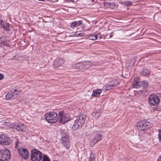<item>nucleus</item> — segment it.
I'll use <instances>...</instances> for the list:
<instances>
[{
	"label": "nucleus",
	"instance_id": "obj_40",
	"mask_svg": "<svg viewBox=\"0 0 161 161\" xmlns=\"http://www.w3.org/2000/svg\"><path fill=\"white\" fill-rule=\"evenodd\" d=\"M0 161H4L3 160L0 159Z\"/></svg>",
	"mask_w": 161,
	"mask_h": 161
},
{
	"label": "nucleus",
	"instance_id": "obj_25",
	"mask_svg": "<svg viewBox=\"0 0 161 161\" xmlns=\"http://www.w3.org/2000/svg\"><path fill=\"white\" fill-rule=\"evenodd\" d=\"M148 86V83L147 81L145 80H143L142 81V86L143 88H146Z\"/></svg>",
	"mask_w": 161,
	"mask_h": 161
},
{
	"label": "nucleus",
	"instance_id": "obj_14",
	"mask_svg": "<svg viewBox=\"0 0 161 161\" xmlns=\"http://www.w3.org/2000/svg\"><path fill=\"white\" fill-rule=\"evenodd\" d=\"M64 63V60L61 58H57L54 62L53 66L55 68H57L61 66Z\"/></svg>",
	"mask_w": 161,
	"mask_h": 161
},
{
	"label": "nucleus",
	"instance_id": "obj_13",
	"mask_svg": "<svg viewBox=\"0 0 161 161\" xmlns=\"http://www.w3.org/2000/svg\"><path fill=\"white\" fill-rule=\"evenodd\" d=\"M2 155L6 161H9L11 158V153L10 151L6 148L2 149Z\"/></svg>",
	"mask_w": 161,
	"mask_h": 161
},
{
	"label": "nucleus",
	"instance_id": "obj_37",
	"mask_svg": "<svg viewBox=\"0 0 161 161\" xmlns=\"http://www.w3.org/2000/svg\"><path fill=\"white\" fill-rule=\"evenodd\" d=\"M97 113H98V112H95V113H93L92 114V115L93 116H96V114Z\"/></svg>",
	"mask_w": 161,
	"mask_h": 161
},
{
	"label": "nucleus",
	"instance_id": "obj_1",
	"mask_svg": "<svg viewBox=\"0 0 161 161\" xmlns=\"http://www.w3.org/2000/svg\"><path fill=\"white\" fill-rule=\"evenodd\" d=\"M86 115L84 114L80 115L75 121L74 123L70 125L74 130L81 128L85 123Z\"/></svg>",
	"mask_w": 161,
	"mask_h": 161
},
{
	"label": "nucleus",
	"instance_id": "obj_30",
	"mask_svg": "<svg viewBox=\"0 0 161 161\" xmlns=\"http://www.w3.org/2000/svg\"><path fill=\"white\" fill-rule=\"evenodd\" d=\"M158 137L160 141H161V129H159L158 130Z\"/></svg>",
	"mask_w": 161,
	"mask_h": 161
},
{
	"label": "nucleus",
	"instance_id": "obj_6",
	"mask_svg": "<svg viewBox=\"0 0 161 161\" xmlns=\"http://www.w3.org/2000/svg\"><path fill=\"white\" fill-rule=\"evenodd\" d=\"M151 126L150 123L145 119L140 121L136 125L137 130L139 131L147 130Z\"/></svg>",
	"mask_w": 161,
	"mask_h": 161
},
{
	"label": "nucleus",
	"instance_id": "obj_29",
	"mask_svg": "<svg viewBox=\"0 0 161 161\" xmlns=\"http://www.w3.org/2000/svg\"><path fill=\"white\" fill-rule=\"evenodd\" d=\"M104 7L106 8H108L109 2H105L104 3Z\"/></svg>",
	"mask_w": 161,
	"mask_h": 161
},
{
	"label": "nucleus",
	"instance_id": "obj_9",
	"mask_svg": "<svg viewBox=\"0 0 161 161\" xmlns=\"http://www.w3.org/2000/svg\"><path fill=\"white\" fill-rule=\"evenodd\" d=\"M19 94V91L16 89H12L11 92H9L6 95L7 100H12L15 98Z\"/></svg>",
	"mask_w": 161,
	"mask_h": 161
},
{
	"label": "nucleus",
	"instance_id": "obj_24",
	"mask_svg": "<svg viewBox=\"0 0 161 161\" xmlns=\"http://www.w3.org/2000/svg\"><path fill=\"white\" fill-rule=\"evenodd\" d=\"M10 25L9 23H7L6 25L3 26V29L6 31H9Z\"/></svg>",
	"mask_w": 161,
	"mask_h": 161
},
{
	"label": "nucleus",
	"instance_id": "obj_43",
	"mask_svg": "<svg viewBox=\"0 0 161 161\" xmlns=\"http://www.w3.org/2000/svg\"><path fill=\"white\" fill-rule=\"evenodd\" d=\"M159 22L160 23H161V21H160Z\"/></svg>",
	"mask_w": 161,
	"mask_h": 161
},
{
	"label": "nucleus",
	"instance_id": "obj_44",
	"mask_svg": "<svg viewBox=\"0 0 161 161\" xmlns=\"http://www.w3.org/2000/svg\"><path fill=\"white\" fill-rule=\"evenodd\" d=\"M53 161H57V160H54Z\"/></svg>",
	"mask_w": 161,
	"mask_h": 161
},
{
	"label": "nucleus",
	"instance_id": "obj_20",
	"mask_svg": "<svg viewBox=\"0 0 161 161\" xmlns=\"http://www.w3.org/2000/svg\"><path fill=\"white\" fill-rule=\"evenodd\" d=\"M141 74L144 76H148L150 74V71L147 69H143L141 72Z\"/></svg>",
	"mask_w": 161,
	"mask_h": 161
},
{
	"label": "nucleus",
	"instance_id": "obj_35",
	"mask_svg": "<svg viewBox=\"0 0 161 161\" xmlns=\"http://www.w3.org/2000/svg\"><path fill=\"white\" fill-rule=\"evenodd\" d=\"M3 23V21L2 19H0V25H2Z\"/></svg>",
	"mask_w": 161,
	"mask_h": 161
},
{
	"label": "nucleus",
	"instance_id": "obj_27",
	"mask_svg": "<svg viewBox=\"0 0 161 161\" xmlns=\"http://www.w3.org/2000/svg\"><path fill=\"white\" fill-rule=\"evenodd\" d=\"M115 7V6L114 5L113 3L112 4L111 2H109V6H108V8L111 9H114Z\"/></svg>",
	"mask_w": 161,
	"mask_h": 161
},
{
	"label": "nucleus",
	"instance_id": "obj_16",
	"mask_svg": "<svg viewBox=\"0 0 161 161\" xmlns=\"http://www.w3.org/2000/svg\"><path fill=\"white\" fill-rule=\"evenodd\" d=\"M64 112L63 111L59 112L58 114L59 115V122L60 123L64 124L67 121H65L64 120V119H65V116L64 115Z\"/></svg>",
	"mask_w": 161,
	"mask_h": 161
},
{
	"label": "nucleus",
	"instance_id": "obj_31",
	"mask_svg": "<svg viewBox=\"0 0 161 161\" xmlns=\"http://www.w3.org/2000/svg\"><path fill=\"white\" fill-rule=\"evenodd\" d=\"M76 22V26H79L80 25V24L82 23L81 20H79Z\"/></svg>",
	"mask_w": 161,
	"mask_h": 161
},
{
	"label": "nucleus",
	"instance_id": "obj_39",
	"mask_svg": "<svg viewBox=\"0 0 161 161\" xmlns=\"http://www.w3.org/2000/svg\"><path fill=\"white\" fill-rule=\"evenodd\" d=\"M2 152V149L0 148V153H1Z\"/></svg>",
	"mask_w": 161,
	"mask_h": 161
},
{
	"label": "nucleus",
	"instance_id": "obj_23",
	"mask_svg": "<svg viewBox=\"0 0 161 161\" xmlns=\"http://www.w3.org/2000/svg\"><path fill=\"white\" fill-rule=\"evenodd\" d=\"M122 3L123 5H125L127 7L130 6L132 5V2L130 1L123 2H122Z\"/></svg>",
	"mask_w": 161,
	"mask_h": 161
},
{
	"label": "nucleus",
	"instance_id": "obj_38",
	"mask_svg": "<svg viewBox=\"0 0 161 161\" xmlns=\"http://www.w3.org/2000/svg\"><path fill=\"white\" fill-rule=\"evenodd\" d=\"M99 39H101L102 37L101 36H100L99 37Z\"/></svg>",
	"mask_w": 161,
	"mask_h": 161
},
{
	"label": "nucleus",
	"instance_id": "obj_22",
	"mask_svg": "<svg viewBox=\"0 0 161 161\" xmlns=\"http://www.w3.org/2000/svg\"><path fill=\"white\" fill-rule=\"evenodd\" d=\"M98 34H96L95 35H91L89 37V39L90 40H96L98 36Z\"/></svg>",
	"mask_w": 161,
	"mask_h": 161
},
{
	"label": "nucleus",
	"instance_id": "obj_10",
	"mask_svg": "<svg viewBox=\"0 0 161 161\" xmlns=\"http://www.w3.org/2000/svg\"><path fill=\"white\" fill-rule=\"evenodd\" d=\"M11 143V140L10 137L4 134L0 135V144L3 145H7Z\"/></svg>",
	"mask_w": 161,
	"mask_h": 161
},
{
	"label": "nucleus",
	"instance_id": "obj_5",
	"mask_svg": "<svg viewBox=\"0 0 161 161\" xmlns=\"http://www.w3.org/2000/svg\"><path fill=\"white\" fill-rule=\"evenodd\" d=\"M19 142V141L18 139H17L15 142V147L22 157L26 159L28 158L29 157V152L27 150L24 148L19 147L18 146Z\"/></svg>",
	"mask_w": 161,
	"mask_h": 161
},
{
	"label": "nucleus",
	"instance_id": "obj_42",
	"mask_svg": "<svg viewBox=\"0 0 161 161\" xmlns=\"http://www.w3.org/2000/svg\"><path fill=\"white\" fill-rule=\"evenodd\" d=\"M111 37V35H110V37Z\"/></svg>",
	"mask_w": 161,
	"mask_h": 161
},
{
	"label": "nucleus",
	"instance_id": "obj_3",
	"mask_svg": "<svg viewBox=\"0 0 161 161\" xmlns=\"http://www.w3.org/2000/svg\"><path fill=\"white\" fill-rule=\"evenodd\" d=\"M42 158V153L38 150L34 149L31 153V159L32 161H40Z\"/></svg>",
	"mask_w": 161,
	"mask_h": 161
},
{
	"label": "nucleus",
	"instance_id": "obj_11",
	"mask_svg": "<svg viewBox=\"0 0 161 161\" xmlns=\"http://www.w3.org/2000/svg\"><path fill=\"white\" fill-rule=\"evenodd\" d=\"M119 82L116 80H113L109 81L106 85V88L104 89V91H105L114 88L115 87L117 86Z\"/></svg>",
	"mask_w": 161,
	"mask_h": 161
},
{
	"label": "nucleus",
	"instance_id": "obj_34",
	"mask_svg": "<svg viewBox=\"0 0 161 161\" xmlns=\"http://www.w3.org/2000/svg\"><path fill=\"white\" fill-rule=\"evenodd\" d=\"M66 1H67L68 2H73L75 1H77V0H65Z\"/></svg>",
	"mask_w": 161,
	"mask_h": 161
},
{
	"label": "nucleus",
	"instance_id": "obj_21",
	"mask_svg": "<svg viewBox=\"0 0 161 161\" xmlns=\"http://www.w3.org/2000/svg\"><path fill=\"white\" fill-rule=\"evenodd\" d=\"M95 155L93 152H91L90 156L89 158V161H95Z\"/></svg>",
	"mask_w": 161,
	"mask_h": 161
},
{
	"label": "nucleus",
	"instance_id": "obj_19",
	"mask_svg": "<svg viewBox=\"0 0 161 161\" xmlns=\"http://www.w3.org/2000/svg\"><path fill=\"white\" fill-rule=\"evenodd\" d=\"M0 44L2 46H6L7 45V39L4 37L0 38Z\"/></svg>",
	"mask_w": 161,
	"mask_h": 161
},
{
	"label": "nucleus",
	"instance_id": "obj_41",
	"mask_svg": "<svg viewBox=\"0 0 161 161\" xmlns=\"http://www.w3.org/2000/svg\"><path fill=\"white\" fill-rule=\"evenodd\" d=\"M159 97H160L161 98V93H160L159 94Z\"/></svg>",
	"mask_w": 161,
	"mask_h": 161
},
{
	"label": "nucleus",
	"instance_id": "obj_8",
	"mask_svg": "<svg viewBox=\"0 0 161 161\" xmlns=\"http://www.w3.org/2000/svg\"><path fill=\"white\" fill-rule=\"evenodd\" d=\"M95 62H92L90 61H84L82 63L76 64V67L79 69H86L92 65H96Z\"/></svg>",
	"mask_w": 161,
	"mask_h": 161
},
{
	"label": "nucleus",
	"instance_id": "obj_15",
	"mask_svg": "<svg viewBox=\"0 0 161 161\" xmlns=\"http://www.w3.org/2000/svg\"><path fill=\"white\" fill-rule=\"evenodd\" d=\"M140 80V78L138 77H136L134 78L132 83L133 88H138L140 87L141 85Z\"/></svg>",
	"mask_w": 161,
	"mask_h": 161
},
{
	"label": "nucleus",
	"instance_id": "obj_4",
	"mask_svg": "<svg viewBox=\"0 0 161 161\" xmlns=\"http://www.w3.org/2000/svg\"><path fill=\"white\" fill-rule=\"evenodd\" d=\"M58 116L56 113L53 111H50L47 113L45 118L48 122L53 123L58 121Z\"/></svg>",
	"mask_w": 161,
	"mask_h": 161
},
{
	"label": "nucleus",
	"instance_id": "obj_28",
	"mask_svg": "<svg viewBox=\"0 0 161 161\" xmlns=\"http://www.w3.org/2000/svg\"><path fill=\"white\" fill-rule=\"evenodd\" d=\"M71 28H75L76 27V22L75 21L72 23L71 25Z\"/></svg>",
	"mask_w": 161,
	"mask_h": 161
},
{
	"label": "nucleus",
	"instance_id": "obj_7",
	"mask_svg": "<svg viewBox=\"0 0 161 161\" xmlns=\"http://www.w3.org/2000/svg\"><path fill=\"white\" fill-rule=\"evenodd\" d=\"M160 101L158 97L155 94H151L148 97V103L152 107V106H157Z\"/></svg>",
	"mask_w": 161,
	"mask_h": 161
},
{
	"label": "nucleus",
	"instance_id": "obj_33",
	"mask_svg": "<svg viewBox=\"0 0 161 161\" xmlns=\"http://www.w3.org/2000/svg\"><path fill=\"white\" fill-rule=\"evenodd\" d=\"M3 77L4 76L3 75L1 74H0V80H1L2 79H3Z\"/></svg>",
	"mask_w": 161,
	"mask_h": 161
},
{
	"label": "nucleus",
	"instance_id": "obj_2",
	"mask_svg": "<svg viewBox=\"0 0 161 161\" xmlns=\"http://www.w3.org/2000/svg\"><path fill=\"white\" fill-rule=\"evenodd\" d=\"M61 134L62 135L61 138V143L65 148L67 150H68L69 149L70 146L69 135L64 130L62 131Z\"/></svg>",
	"mask_w": 161,
	"mask_h": 161
},
{
	"label": "nucleus",
	"instance_id": "obj_17",
	"mask_svg": "<svg viewBox=\"0 0 161 161\" xmlns=\"http://www.w3.org/2000/svg\"><path fill=\"white\" fill-rule=\"evenodd\" d=\"M102 90L101 89H98L94 90L92 94L93 97H98L100 96V94L102 93Z\"/></svg>",
	"mask_w": 161,
	"mask_h": 161
},
{
	"label": "nucleus",
	"instance_id": "obj_45",
	"mask_svg": "<svg viewBox=\"0 0 161 161\" xmlns=\"http://www.w3.org/2000/svg\"><path fill=\"white\" fill-rule=\"evenodd\" d=\"M40 1H43L42 0H39Z\"/></svg>",
	"mask_w": 161,
	"mask_h": 161
},
{
	"label": "nucleus",
	"instance_id": "obj_32",
	"mask_svg": "<svg viewBox=\"0 0 161 161\" xmlns=\"http://www.w3.org/2000/svg\"><path fill=\"white\" fill-rule=\"evenodd\" d=\"M76 35L78 36H82L84 35L83 33H78L76 34Z\"/></svg>",
	"mask_w": 161,
	"mask_h": 161
},
{
	"label": "nucleus",
	"instance_id": "obj_12",
	"mask_svg": "<svg viewBox=\"0 0 161 161\" xmlns=\"http://www.w3.org/2000/svg\"><path fill=\"white\" fill-rule=\"evenodd\" d=\"M26 125L22 124H13L12 127L19 131H25Z\"/></svg>",
	"mask_w": 161,
	"mask_h": 161
},
{
	"label": "nucleus",
	"instance_id": "obj_18",
	"mask_svg": "<svg viewBox=\"0 0 161 161\" xmlns=\"http://www.w3.org/2000/svg\"><path fill=\"white\" fill-rule=\"evenodd\" d=\"M102 136V135L101 134H97L95 136L93 140V141L94 142V144H96L101 140Z\"/></svg>",
	"mask_w": 161,
	"mask_h": 161
},
{
	"label": "nucleus",
	"instance_id": "obj_26",
	"mask_svg": "<svg viewBox=\"0 0 161 161\" xmlns=\"http://www.w3.org/2000/svg\"><path fill=\"white\" fill-rule=\"evenodd\" d=\"M42 160L40 161H50L47 155L44 154L43 157L42 156Z\"/></svg>",
	"mask_w": 161,
	"mask_h": 161
},
{
	"label": "nucleus",
	"instance_id": "obj_36",
	"mask_svg": "<svg viewBox=\"0 0 161 161\" xmlns=\"http://www.w3.org/2000/svg\"><path fill=\"white\" fill-rule=\"evenodd\" d=\"M157 161H161V155L159 157Z\"/></svg>",
	"mask_w": 161,
	"mask_h": 161
}]
</instances>
